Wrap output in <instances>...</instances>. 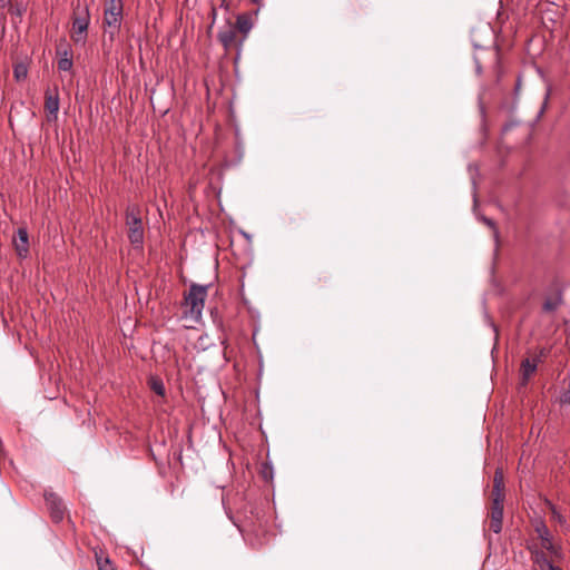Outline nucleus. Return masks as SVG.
<instances>
[{"instance_id": "obj_1", "label": "nucleus", "mask_w": 570, "mask_h": 570, "mask_svg": "<svg viewBox=\"0 0 570 570\" xmlns=\"http://www.w3.org/2000/svg\"><path fill=\"white\" fill-rule=\"evenodd\" d=\"M208 286L191 284L185 293V302L180 303V322L186 328H195L202 322V314L207 297Z\"/></svg>"}, {"instance_id": "obj_2", "label": "nucleus", "mask_w": 570, "mask_h": 570, "mask_svg": "<svg viewBox=\"0 0 570 570\" xmlns=\"http://www.w3.org/2000/svg\"><path fill=\"white\" fill-rule=\"evenodd\" d=\"M564 558L562 548L552 538H544L531 549L534 570H562L557 563Z\"/></svg>"}, {"instance_id": "obj_3", "label": "nucleus", "mask_w": 570, "mask_h": 570, "mask_svg": "<svg viewBox=\"0 0 570 570\" xmlns=\"http://www.w3.org/2000/svg\"><path fill=\"white\" fill-rule=\"evenodd\" d=\"M504 497L503 472L497 469L493 476L492 504L490 510V529L494 533H500L502 530Z\"/></svg>"}, {"instance_id": "obj_4", "label": "nucleus", "mask_w": 570, "mask_h": 570, "mask_svg": "<svg viewBox=\"0 0 570 570\" xmlns=\"http://www.w3.org/2000/svg\"><path fill=\"white\" fill-rule=\"evenodd\" d=\"M90 24V11L87 4L78 3L73 8L70 38L76 45L85 46Z\"/></svg>"}, {"instance_id": "obj_5", "label": "nucleus", "mask_w": 570, "mask_h": 570, "mask_svg": "<svg viewBox=\"0 0 570 570\" xmlns=\"http://www.w3.org/2000/svg\"><path fill=\"white\" fill-rule=\"evenodd\" d=\"M126 225L128 228V239L135 248H140L144 244V225L141 220V210L136 205H129L126 209Z\"/></svg>"}, {"instance_id": "obj_6", "label": "nucleus", "mask_w": 570, "mask_h": 570, "mask_svg": "<svg viewBox=\"0 0 570 570\" xmlns=\"http://www.w3.org/2000/svg\"><path fill=\"white\" fill-rule=\"evenodd\" d=\"M122 20V2L121 0H109L106 3L104 23L114 31L120 28Z\"/></svg>"}, {"instance_id": "obj_7", "label": "nucleus", "mask_w": 570, "mask_h": 570, "mask_svg": "<svg viewBox=\"0 0 570 570\" xmlns=\"http://www.w3.org/2000/svg\"><path fill=\"white\" fill-rule=\"evenodd\" d=\"M45 500L52 522H61L67 511L63 500L52 491H45Z\"/></svg>"}, {"instance_id": "obj_8", "label": "nucleus", "mask_w": 570, "mask_h": 570, "mask_svg": "<svg viewBox=\"0 0 570 570\" xmlns=\"http://www.w3.org/2000/svg\"><path fill=\"white\" fill-rule=\"evenodd\" d=\"M59 94L58 88L55 87L53 89L48 88L45 92V109L50 115H52L55 118H57V114L59 111Z\"/></svg>"}, {"instance_id": "obj_9", "label": "nucleus", "mask_w": 570, "mask_h": 570, "mask_svg": "<svg viewBox=\"0 0 570 570\" xmlns=\"http://www.w3.org/2000/svg\"><path fill=\"white\" fill-rule=\"evenodd\" d=\"M13 242L17 255L21 258H26L29 254V237L27 229L19 228Z\"/></svg>"}, {"instance_id": "obj_10", "label": "nucleus", "mask_w": 570, "mask_h": 570, "mask_svg": "<svg viewBox=\"0 0 570 570\" xmlns=\"http://www.w3.org/2000/svg\"><path fill=\"white\" fill-rule=\"evenodd\" d=\"M539 362H540V357L539 356L535 357V358H524L521 362V367H520L521 375H522L521 384L523 386H525L528 384L530 377L537 371Z\"/></svg>"}, {"instance_id": "obj_11", "label": "nucleus", "mask_w": 570, "mask_h": 570, "mask_svg": "<svg viewBox=\"0 0 570 570\" xmlns=\"http://www.w3.org/2000/svg\"><path fill=\"white\" fill-rule=\"evenodd\" d=\"M218 39L226 49L230 48L235 43L236 39L235 28L228 27L224 30H220L218 32Z\"/></svg>"}, {"instance_id": "obj_12", "label": "nucleus", "mask_w": 570, "mask_h": 570, "mask_svg": "<svg viewBox=\"0 0 570 570\" xmlns=\"http://www.w3.org/2000/svg\"><path fill=\"white\" fill-rule=\"evenodd\" d=\"M236 28L242 33L246 35L252 29V21L248 16L239 14L236 20Z\"/></svg>"}, {"instance_id": "obj_13", "label": "nucleus", "mask_w": 570, "mask_h": 570, "mask_svg": "<svg viewBox=\"0 0 570 570\" xmlns=\"http://www.w3.org/2000/svg\"><path fill=\"white\" fill-rule=\"evenodd\" d=\"M98 570H117L108 557L96 553Z\"/></svg>"}, {"instance_id": "obj_14", "label": "nucleus", "mask_w": 570, "mask_h": 570, "mask_svg": "<svg viewBox=\"0 0 570 570\" xmlns=\"http://www.w3.org/2000/svg\"><path fill=\"white\" fill-rule=\"evenodd\" d=\"M561 304V297L559 295L554 297H549L543 303V309L546 312H553L556 311Z\"/></svg>"}, {"instance_id": "obj_15", "label": "nucleus", "mask_w": 570, "mask_h": 570, "mask_svg": "<svg viewBox=\"0 0 570 570\" xmlns=\"http://www.w3.org/2000/svg\"><path fill=\"white\" fill-rule=\"evenodd\" d=\"M150 389L158 395L163 396L165 394V386L161 380L151 377L150 379Z\"/></svg>"}, {"instance_id": "obj_16", "label": "nucleus", "mask_w": 570, "mask_h": 570, "mask_svg": "<svg viewBox=\"0 0 570 570\" xmlns=\"http://www.w3.org/2000/svg\"><path fill=\"white\" fill-rule=\"evenodd\" d=\"M535 532L538 534V538L540 540V542L544 541V538H552L549 529L547 528V525L542 522H540L539 524H537L535 527Z\"/></svg>"}, {"instance_id": "obj_17", "label": "nucleus", "mask_w": 570, "mask_h": 570, "mask_svg": "<svg viewBox=\"0 0 570 570\" xmlns=\"http://www.w3.org/2000/svg\"><path fill=\"white\" fill-rule=\"evenodd\" d=\"M57 66L60 71H70L73 66L72 58L61 57L58 59Z\"/></svg>"}, {"instance_id": "obj_18", "label": "nucleus", "mask_w": 570, "mask_h": 570, "mask_svg": "<svg viewBox=\"0 0 570 570\" xmlns=\"http://www.w3.org/2000/svg\"><path fill=\"white\" fill-rule=\"evenodd\" d=\"M8 9L12 16H16L18 18H21L26 11V7L22 3H16V4L10 3Z\"/></svg>"}, {"instance_id": "obj_19", "label": "nucleus", "mask_w": 570, "mask_h": 570, "mask_svg": "<svg viewBox=\"0 0 570 570\" xmlns=\"http://www.w3.org/2000/svg\"><path fill=\"white\" fill-rule=\"evenodd\" d=\"M57 55L59 58L66 57V58H72V51L68 43L60 45L57 47Z\"/></svg>"}, {"instance_id": "obj_20", "label": "nucleus", "mask_w": 570, "mask_h": 570, "mask_svg": "<svg viewBox=\"0 0 570 570\" xmlns=\"http://www.w3.org/2000/svg\"><path fill=\"white\" fill-rule=\"evenodd\" d=\"M13 75L17 80L24 79L27 77V68L23 65H18L14 67Z\"/></svg>"}, {"instance_id": "obj_21", "label": "nucleus", "mask_w": 570, "mask_h": 570, "mask_svg": "<svg viewBox=\"0 0 570 570\" xmlns=\"http://www.w3.org/2000/svg\"><path fill=\"white\" fill-rule=\"evenodd\" d=\"M560 402L563 404H570V380L568 383V389L560 396Z\"/></svg>"}, {"instance_id": "obj_22", "label": "nucleus", "mask_w": 570, "mask_h": 570, "mask_svg": "<svg viewBox=\"0 0 570 570\" xmlns=\"http://www.w3.org/2000/svg\"><path fill=\"white\" fill-rule=\"evenodd\" d=\"M482 222L494 230V237L498 238L499 237V232L495 228L494 222L492 219L488 218V217H482Z\"/></svg>"}, {"instance_id": "obj_23", "label": "nucleus", "mask_w": 570, "mask_h": 570, "mask_svg": "<svg viewBox=\"0 0 570 570\" xmlns=\"http://www.w3.org/2000/svg\"><path fill=\"white\" fill-rule=\"evenodd\" d=\"M11 0H0V9H6L10 6Z\"/></svg>"}, {"instance_id": "obj_24", "label": "nucleus", "mask_w": 570, "mask_h": 570, "mask_svg": "<svg viewBox=\"0 0 570 570\" xmlns=\"http://www.w3.org/2000/svg\"><path fill=\"white\" fill-rule=\"evenodd\" d=\"M171 456H173V460H174V461H175V460H178V455H177V452H176V451H174V452H173Z\"/></svg>"}, {"instance_id": "obj_25", "label": "nucleus", "mask_w": 570, "mask_h": 570, "mask_svg": "<svg viewBox=\"0 0 570 570\" xmlns=\"http://www.w3.org/2000/svg\"><path fill=\"white\" fill-rule=\"evenodd\" d=\"M254 3L258 4L262 0H252Z\"/></svg>"}]
</instances>
